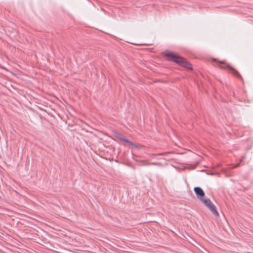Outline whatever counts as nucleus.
<instances>
[{"label":"nucleus","instance_id":"nucleus-1","mask_svg":"<svg viewBox=\"0 0 253 253\" xmlns=\"http://www.w3.org/2000/svg\"><path fill=\"white\" fill-rule=\"evenodd\" d=\"M164 55L168 58V61H173L187 69H192V65L188 61L175 53L171 51H166L164 52Z\"/></svg>","mask_w":253,"mask_h":253},{"label":"nucleus","instance_id":"nucleus-2","mask_svg":"<svg viewBox=\"0 0 253 253\" xmlns=\"http://www.w3.org/2000/svg\"><path fill=\"white\" fill-rule=\"evenodd\" d=\"M217 66L222 69L227 68L230 70L232 74H233L237 78L243 80V78L239 73L236 69L232 67L229 64L226 63L225 61H218L217 63Z\"/></svg>","mask_w":253,"mask_h":253},{"label":"nucleus","instance_id":"nucleus-3","mask_svg":"<svg viewBox=\"0 0 253 253\" xmlns=\"http://www.w3.org/2000/svg\"><path fill=\"white\" fill-rule=\"evenodd\" d=\"M201 202L211 211L212 214L217 216H219L215 206L210 199H204Z\"/></svg>","mask_w":253,"mask_h":253},{"label":"nucleus","instance_id":"nucleus-4","mask_svg":"<svg viewBox=\"0 0 253 253\" xmlns=\"http://www.w3.org/2000/svg\"><path fill=\"white\" fill-rule=\"evenodd\" d=\"M194 191L197 197V198L202 201L204 200V197L205 196V193L203 190L200 187H195L194 188Z\"/></svg>","mask_w":253,"mask_h":253},{"label":"nucleus","instance_id":"nucleus-5","mask_svg":"<svg viewBox=\"0 0 253 253\" xmlns=\"http://www.w3.org/2000/svg\"><path fill=\"white\" fill-rule=\"evenodd\" d=\"M115 136L120 140L124 141L126 143H128L130 146H134L135 147H136V146L134 145V144H133L132 142H131L128 139H127L124 135H123L120 133H117Z\"/></svg>","mask_w":253,"mask_h":253},{"label":"nucleus","instance_id":"nucleus-6","mask_svg":"<svg viewBox=\"0 0 253 253\" xmlns=\"http://www.w3.org/2000/svg\"><path fill=\"white\" fill-rule=\"evenodd\" d=\"M115 136L120 140L124 141L126 143H128L130 146H134L135 147H136V146L134 145V144H133L132 142H131L128 139H127L124 135H123L120 133H117Z\"/></svg>","mask_w":253,"mask_h":253},{"label":"nucleus","instance_id":"nucleus-7","mask_svg":"<svg viewBox=\"0 0 253 253\" xmlns=\"http://www.w3.org/2000/svg\"><path fill=\"white\" fill-rule=\"evenodd\" d=\"M115 136L120 140L124 141L126 143H128L130 146H134L135 147H136V146L134 145V144H133L132 142H131L128 139H127L124 135H123L120 133H117Z\"/></svg>","mask_w":253,"mask_h":253},{"label":"nucleus","instance_id":"nucleus-8","mask_svg":"<svg viewBox=\"0 0 253 253\" xmlns=\"http://www.w3.org/2000/svg\"><path fill=\"white\" fill-rule=\"evenodd\" d=\"M115 136L120 140L124 141L126 143H128L130 146H134L135 147H136V146L134 145V144H133L132 142H131L128 139H127L124 135H123L120 133H117Z\"/></svg>","mask_w":253,"mask_h":253},{"label":"nucleus","instance_id":"nucleus-9","mask_svg":"<svg viewBox=\"0 0 253 253\" xmlns=\"http://www.w3.org/2000/svg\"><path fill=\"white\" fill-rule=\"evenodd\" d=\"M148 165H154V166H162V164L158 162H152V163H149L147 164Z\"/></svg>","mask_w":253,"mask_h":253},{"label":"nucleus","instance_id":"nucleus-10","mask_svg":"<svg viewBox=\"0 0 253 253\" xmlns=\"http://www.w3.org/2000/svg\"><path fill=\"white\" fill-rule=\"evenodd\" d=\"M168 153H169V152H164V153L153 154V155H154V156H165V155H166Z\"/></svg>","mask_w":253,"mask_h":253},{"label":"nucleus","instance_id":"nucleus-11","mask_svg":"<svg viewBox=\"0 0 253 253\" xmlns=\"http://www.w3.org/2000/svg\"><path fill=\"white\" fill-rule=\"evenodd\" d=\"M239 165H240L239 164H238L236 166V167H238V166H239Z\"/></svg>","mask_w":253,"mask_h":253}]
</instances>
